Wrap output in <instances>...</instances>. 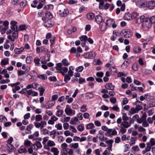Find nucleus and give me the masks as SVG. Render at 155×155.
I'll return each mask as SVG.
<instances>
[{"label":"nucleus","mask_w":155,"mask_h":155,"mask_svg":"<svg viewBox=\"0 0 155 155\" xmlns=\"http://www.w3.org/2000/svg\"><path fill=\"white\" fill-rule=\"evenodd\" d=\"M59 15L61 17L66 16L69 13L68 9L64 5H59L58 6Z\"/></svg>","instance_id":"f257e3e1"},{"label":"nucleus","mask_w":155,"mask_h":155,"mask_svg":"<svg viewBox=\"0 0 155 155\" xmlns=\"http://www.w3.org/2000/svg\"><path fill=\"white\" fill-rule=\"evenodd\" d=\"M142 25L143 29L147 30L151 27L152 25L151 23H150L149 21V19L146 18L144 19V21L142 23Z\"/></svg>","instance_id":"f03ea898"},{"label":"nucleus","mask_w":155,"mask_h":155,"mask_svg":"<svg viewBox=\"0 0 155 155\" xmlns=\"http://www.w3.org/2000/svg\"><path fill=\"white\" fill-rule=\"evenodd\" d=\"M121 33L122 34V35L125 38H129L132 36V33L130 30L127 29L123 30Z\"/></svg>","instance_id":"7ed1b4c3"},{"label":"nucleus","mask_w":155,"mask_h":155,"mask_svg":"<svg viewBox=\"0 0 155 155\" xmlns=\"http://www.w3.org/2000/svg\"><path fill=\"white\" fill-rule=\"evenodd\" d=\"M64 111L66 114L68 116H73L75 114V111L69 107V105H68L66 106Z\"/></svg>","instance_id":"20e7f679"},{"label":"nucleus","mask_w":155,"mask_h":155,"mask_svg":"<svg viewBox=\"0 0 155 155\" xmlns=\"http://www.w3.org/2000/svg\"><path fill=\"white\" fill-rule=\"evenodd\" d=\"M62 65L61 63L57 64L56 68V69L59 71H62L64 73H67L68 72V68L65 67H62Z\"/></svg>","instance_id":"39448f33"},{"label":"nucleus","mask_w":155,"mask_h":155,"mask_svg":"<svg viewBox=\"0 0 155 155\" xmlns=\"http://www.w3.org/2000/svg\"><path fill=\"white\" fill-rule=\"evenodd\" d=\"M83 56L85 58L91 59L94 58L95 56V53L93 52H87L84 53Z\"/></svg>","instance_id":"423d86ee"},{"label":"nucleus","mask_w":155,"mask_h":155,"mask_svg":"<svg viewBox=\"0 0 155 155\" xmlns=\"http://www.w3.org/2000/svg\"><path fill=\"white\" fill-rule=\"evenodd\" d=\"M106 25L108 26H110L111 25L113 28H116L117 26V25L114 24V21L111 19L107 20L106 22Z\"/></svg>","instance_id":"0eeeda50"},{"label":"nucleus","mask_w":155,"mask_h":155,"mask_svg":"<svg viewBox=\"0 0 155 155\" xmlns=\"http://www.w3.org/2000/svg\"><path fill=\"white\" fill-rule=\"evenodd\" d=\"M53 17V16L50 12H46L45 16L42 18V20L44 21H45L47 20H50Z\"/></svg>","instance_id":"6e6552de"},{"label":"nucleus","mask_w":155,"mask_h":155,"mask_svg":"<svg viewBox=\"0 0 155 155\" xmlns=\"http://www.w3.org/2000/svg\"><path fill=\"white\" fill-rule=\"evenodd\" d=\"M110 130L109 132H107L105 133L106 135H107L108 136H110L112 135H115L117 134V132L115 129H109Z\"/></svg>","instance_id":"1a4fd4ad"},{"label":"nucleus","mask_w":155,"mask_h":155,"mask_svg":"<svg viewBox=\"0 0 155 155\" xmlns=\"http://www.w3.org/2000/svg\"><path fill=\"white\" fill-rule=\"evenodd\" d=\"M114 141L112 139H110L109 140H106L105 142L107 144V149L110 150H112V144Z\"/></svg>","instance_id":"9d476101"},{"label":"nucleus","mask_w":155,"mask_h":155,"mask_svg":"<svg viewBox=\"0 0 155 155\" xmlns=\"http://www.w3.org/2000/svg\"><path fill=\"white\" fill-rule=\"evenodd\" d=\"M55 104V102L52 101H49L46 103L45 106V107L46 109H49L53 107Z\"/></svg>","instance_id":"9b49d317"},{"label":"nucleus","mask_w":155,"mask_h":155,"mask_svg":"<svg viewBox=\"0 0 155 155\" xmlns=\"http://www.w3.org/2000/svg\"><path fill=\"white\" fill-rule=\"evenodd\" d=\"M32 145L34 147L33 148V149L36 150H37L38 149L41 148L42 147L41 143L39 142H37Z\"/></svg>","instance_id":"f8f14e48"},{"label":"nucleus","mask_w":155,"mask_h":155,"mask_svg":"<svg viewBox=\"0 0 155 155\" xmlns=\"http://www.w3.org/2000/svg\"><path fill=\"white\" fill-rule=\"evenodd\" d=\"M11 28L13 31H18L17 29V22L15 21H12L11 22Z\"/></svg>","instance_id":"ddd939ff"},{"label":"nucleus","mask_w":155,"mask_h":155,"mask_svg":"<svg viewBox=\"0 0 155 155\" xmlns=\"http://www.w3.org/2000/svg\"><path fill=\"white\" fill-rule=\"evenodd\" d=\"M155 6V2L153 1L147 2V8L149 9H153Z\"/></svg>","instance_id":"4468645a"},{"label":"nucleus","mask_w":155,"mask_h":155,"mask_svg":"<svg viewBox=\"0 0 155 155\" xmlns=\"http://www.w3.org/2000/svg\"><path fill=\"white\" fill-rule=\"evenodd\" d=\"M54 23L52 22L51 20H47L44 23V25L46 27H50L52 26Z\"/></svg>","instance_id":"2eb2a0df"},{"label":"nucleus","mask_w":155,"mask_h":155,"mask_svg":"<svg viewBox=\"0 0 155 155\" xmlns=\"http://www.w3.org/2000/svg\"><path fill=\"white\" fill-rule=\"evenodd\" d=\"M78 122L79 123L78 119L77 117H75L71 120L70 123L72 125H75L78 124Z\"/></svg>","instance_id":"dca6fc26"},{"label":"nucleus","mask_w":155,"mask_h":155,"mask_svg":"<svg viewBox=\"0 0 155 155\" xmlns=\"http://www.w3.org/2000/svg\"><path fill=\"white\" fill-rule=\"evenodd\" d=\"M130 126V124L126 121H124L120 124V126L125 128H128Z\"/></svg>","instance_id":"f3484780"},{"label":"nucleus","mask_w":155,"mask_h":155,"mask_svg":"<svg viewBox=\"0 0 155 155\" xmlns=\"http://www.w3.org/2000/svg\"><path fill=\"white\" fill-rule=\"evenodd\" d=\"M70 117L69 116L66 117V115H64L61 118V121L63 123L69 121L70 120Z\"/></svg>","instance_id":"a211bd4d"},{"label":"nucleus","mask_w":155,"mask_h":155,"mask_svg":"<svg viewBox=\"0 0 155 155\" xmlns=\"http://www.w3.org/2000/svg\"><path fill=\"white\" fill-rule=\"evenodd\" d=\"M7 150L9 152H13L16 150V149L12 144H7Z\"/></svg>","instance_id":"6ab92c4d"},{"label":"nucleus","mask_w":155,"mask_h":155,"mask_svg":"<svg viewBox=\"0 0 155 155\" xmlns=\"http://www.w3.org/2000/svg\"><path fill=\"white\" fill-rule=\"evenodd\" d=\"M104 87L107 89L109 90H113L114 88V86L110 83L106 84L105 85Z\"/></svg>","instance_id":"aec40b11"},{"label":"nucleus","mask_w":155,"mask_h":155,"mask_svg":"<svg viewBox=\"0 0 155 155\" xmlns=\"http://www.w3.org/2000/svg\"><path fill=\"white\" fill-rule=\"evenodd\" d=\"M137 140V137H131L130 138V141L129 142L130 145L131 146L135 143V142Z\"/></svg>","instance_id":"412c9836"},{"label":"nucleus","mask_w":155,"mask_h":155,"mask_svg":"<svg viewBox=\"0 0 155 155\" xmlns=\"http://www.w3.org/2000/svg\"><path fill=\"white\" fill-rule=\"evenodd\" d=\"M18 152L19 153H26L27 152L26 149L25 148L24 146H21L18 150Z\"/></svg>","instance_id":"4be33fe9"},{"label":"nucleus","mask_w":155,"mask_h":155,"mask_svg":"<svg viewBox=\"0 0 155 155\" xmlns=\"http://www.w3.org/2000/svg\"><path fill=\"white\" fill-rule=\"evenodd\" d=\"M51 152L53 153L54 155H58L59 151L57 148L54 147L51 149Z\"/></svg>","instance_id":"5701e85b"},{"label":"nucleus","mask_w":155,"mask_h":155,"mask_svg":"<svg viewBox=\"0 0 155 155\" xmlns=\"http://www.w3.org/2000/svg\"><path fill=\"white\" fill-rule=\"evenodd\" d=\"M146 18H145L144 16L142 15L139 18H137L136 19L137 22L139 24H140V23H142L144 21V19H145Z\"/></svg>","instance_id":"b1692460"},{"label":"nucleus","mask_w":155,"mask_h":155,"mask_svg":"<svg viewBox=\"0 0 155 155\" xmlns=\"http://www.w3.org/2000/svg\"><path fill=\"white\" fill-rule=\"evenodd\" d=\"M95 20L97 23H100L102 21L103 18L101 16L99 15L96 16Z\"/></svg>","instance_id":"393cba45"},{"label":"nucleus","mask_w":155,"mask_h":155,"mask_svg":"<svg viewBox=\"0 0 155 155\" xmlns=\"http://www.w3.org/2000/svg\"><path fill=\"white\" fill-rule=\"evenodd\" d=\"M124 19L126 20H130L132 18V15L129 13H126L124 16Z\"/></svg>","instance_id":"a878e982"},{"label":"nucleus","mask_w":155,"mask_h":155,"mask_svg":"<svg viewBox=\"0 0 155 155\" xmlns=\"http://www.w3.org/2000/svg\"><path fill=\"white\" fill-rule=\"evenodd\" d=\"M24 48H16L15 50V53L16 54H20L23 51Z\"/></svg>","instance_id":"bb28decb"},{"label":"nucleus","mask_w":155,"mask_h":155,"mask_svg":"<svg viewBox=\"0 0 155 155\" xmlns=\"http://www.w3.org/2000/svg\"><path fill=\"white\" fill-rule=\"evenodd\" d=\"M76 31V28L75 27H72L68 30L67 32L70 34L72 32H75Z\"/></svg>","instance_id":"cd10ccee"},{"label":"nucleus","mask_w":155,"mask_h":155,"mask_svg":"<svg viewBox=\"0 0 155 155\" xmlns=\"http://www.w3.org/2000/svg\"><path fill=\"white\" fill-rule=\"evenodd\" d=\"M45 48L42 47H38L36 48V51L38 53H40L44 52L45 51Z\"/></svg>","instance_id":"c85d7f7f"},{"label":"nucleus","mask_w":155,"mask_h":155,"mask_svg":"<svg viewBox=\"0 0 155 155\" xmlns=\"http://www.w3.org/2000/svg\"><path fill=\"white\" fill-rule=\"evenodd\" d=\"M62 64L64 66H68L70 64V63L68 62V60L65 58L62 60Z\"/></svg>","instance_id":"c756f323"},{"label":"nucleus","mask_w":155,"mask_h":155,"mask_svg":"<svg viewBox=\"0 0 155 155\" xmlns=\"http://www.w3.org/2000/svg\"><path fill=\"white\" fill-rule=\"evenodd\" d=\"M69 147L71 148L77 149L79 147V144L78 143H72L69 145Z\"/></svg>","instance_id":"7c9ffc66"},{"label":"nucleus","mask_w":155,"mask_h":155,"mask_svg":"<svg viewBox=\"0 0 155 155\" xmlns=\"http://www.w3.org/2000/svg\"><path fill=\"white\" fill-rule=\"evenodd\" d=\"M87 16L88 19L91 20L94 18V16L93 13H90L87 14Z\"/></svg>","instance_id":"2f4dec72"},{"label":"nucleus","mask_w":155,"mask_h":155,"mask_svg":"<svg viewBox=\"0 0 155 155\" xmlns=\"http://www.w3.org/2000/svg\"><path fill=\"white\" fill-rule=\"evenodd\" d=\"M38 90L40 92V95L41 96H42L43 94V93L45 91V89L44 88V87H39L38 88Z\"/></svg>","instance_id":"473e14b6"},{"label":"nucleus","mask_w":155,"mask_h":155,"mask_svg":"<svg viewBox=\"0 0 155 155\" xmlns=\"http://www.w3.org/2000/svg\"><path fill=\"white\" fill-rule=\"evenodd\" d=\"M47 145L50 147L55 146V143L53 141L51 140H49L47 143Z\"/></svg>","instance_id":"72a5a7b5"},{"label":"nucleus","mask_w":155,"mask_h":155,"mask_svg":"<svg viewBox=\"0 0 155 155\" xmlns=\"http://www.w3.org/2000/svg\"><path fill=\"white\" fill-rule=\"evenodd\" d=\"M146 145L147 146L145 149L146 150L147 152H149L150 151L151 147L152 146L150 145V143L149 142L147 143Z\"/></svg>","instance_id":"f704fd0d"},{"label":"nucleus","mask_w":155,"mask_h":155,"mask_svg":"<svg viewBox=\"0 0 155 155\" xmlns=\"http://www.w3.org/2000/svg\"><path fill=\"white\" fill-rule=\"evenodd\" d=\"M31 142L28 140H26L25 141L24 145L25 147H29L31 144Z\"/></svg>","instance_id":"c9c22d12"},{"label":"nucleus","mask_w":155,"mask_h":155,"mask_svg":"<svg viewBox=\"0 0 155 155\" xmlns=\"http://www.w3.org/2000/svg\"><path fill=\"white\" fill-rule=\"evenodd\" d=\"M94 124L92 123H90L87 125L86 128L87 129H90L94 128Z\"/></svg>","instance_id":"e433bc0d"},{"label":"nucleus","mask_w":155,"mask_h":155,"mask_svg":"<svg viewBox=\"0 0 155 155\" xmlns=\"http://www.w3.org/2000/svg\"><path fill=\"white\" fill-rule=\"evenodd\" d=\"M139 7L141 8H147V2L141 3L139 5Z\"/></svg>","instance_id":"4c0bfd02"},{"label":"nucleus","mask_w":155,"mask_h":155,"mask_svg":"<svg viewBox=\"0 0 155 155\" xmlns=\"http://www.w3.org/2000/svg\"><path fill=\"white\" fill-rule=\"evenodd\" d=\"M99 138L101 141H104V140H106L107 138L105 137L104 134L102 133H100Z\"/></svg>","instance_id":"58836bf2"},{"label":"nucleus","mask_w":155,"mask_h":155,"mask_svg":"<svg viewBox=\"0 0 155 155\" xmlns=\"http://www.w3.org/2000/svg\"><path fill=\"white\" fill-rule=\"evenodd\" d=\"M70 77L68 74H65V77H64V81L66 83H67L68 81L70 80L71 78Z\"/></svg>","instance_id":"ea45409f"},{"label":"nucleus","mask_w":155,"mask_h":155,"mask_svg":"<svg viewBox=\"0 0 155 155\" xmlns=\"http://www.w3.org/2000/svg\"><path fill=\"white\" fill-rule=\"evenodd\" d=\"M39 123L40 125L41 129L43 128L47 124L46 122L44 120H42Z\"/></svg>","instance_id":"a19ab883"},{"label":"nucleus","mask_w":155,"mask_h":155,"mask_svg":"<svg viewBox=\"0 0 155 155\" xmlns=\"http://www.w3.org/2000/svg\"><path fill=\"white\" fill-rule=\"evenodd\" d=\"M138 113L135 108L134 107H131L130 110V114H133L135 113Z\"/></svg>","instance_id":"79ce46f5"},{"label":"nucleus","mask_w":155,"mask_h":155,"mask_svg":"<svg viewBox=\"0 0 155 155\" xmlns=\"http://www.w3.org/2000/svg\"><path fill=\"white\" fill-rule=\"evenodd\" d=\"M135 53H138L140 52L141 49L139 47H134L133 49Z\"/></svg>","instance_id":"37998d69"},{"label":"nucleus","mask_w":155,"mask_h":155,"mask_svg":"<svg viewBox=\"0 0 155 155\" xmlns=\"http://www.w3.org/2000/svg\"><path fill=\"white\" fill-rule=\"evenodd\" d=\"M64 113V111L62 110H58L56 112V115L58 117H60Z\"/></svg>","instance_id":"c03bdc74"},{"label":"nucleus","mask_w":155,"mask_h":155,"mask_svg":"<svg viewBox=\"0 0 155 155\" xmlns=\"http://www.w3.org/2000/svg\"><path fill=\"white\" fill-rule=\"evenodd\" d=\"M77 129L80 132L83 131L84 129V127L83 125L80 124L78 125L77 127Z\"/></svg>","instance_id":"a18cd8bd"},{"label":"nucleus","mask_w":155,"mask_h":155,"mask_svg":"<svg viewBox=\"0 0 155 155\" xmlns=\"http://www.w3.org/2000/svg\"><path fill=\"white\" fill-rule=\"evenodd\" d=\"M42 119V117L41 115L38 114L35 116V120L36 121H39L41 120Z\"/></svg>","instance_id":"49530a36"},{"label":"nucleus","mask_w":155,"mask_h":155,"mask_svg":"<svg viewBox=\"0 0 155 155\" xmlns=\"http://www.w3.org/2000/svg\"><path fill=\"white\" fill-rule=\"evenodd\" d=\"M112 151V150L107 149V148L104 152L102 153V154L103 155H109L111 153L110 151Z\"/></svg>","instance_id":"de8ad7c7"},{"label":"nucleus","mask_w":155,"mask_h":155,"mask_svg":"<svg viewBox=\"0 0 155 155\" xmlns=\"http://www.w3.org/2000/svg\"><path fill=\"white\" fill-rule=\"evenodd\" d=\"M8 64V59H3L1 61V64L2 65H5Z\"/></svg>","instance_id":"09e8293b"},{"label":"nucleus","mask_w":155,"mask_h":155,"mask_svg":"<svg viewBox=\"0 0 155 155\" xmlns=\"http://www.w3.org/2000/svg\"><path fill=\"white\" fill-rule=\"evenodd\" d=\"M101 129L104 131H106V133L109 132L110 130H109V129L107 127L105 126H103L101 127Z\"/></svg>","instance_id":"8fccbe9b"},{"label":"nucleus","mask_w":155,"mask_h":155,"mask_svg":"<svg viewBox=\"0 0 155 155\" xmlns=\"http://www.w3.org/2000/svg\"><path fill=\"white\" fill-rule=\"evenodd\" d=\"M149 21L150 23L152 24H155V17L154 16H152L151 17L150 19H149Z\"/></svg>","instance_id":"3c124183"},{"label":"nucleus","mask_w":155,"mask_h":155,"mask_svg":"<svg viewBox=\"0 0 155 155\" xmlns=\"http://www.w3.org/2000/svg\"><path fill=\"white\" fill-rule=\"evenodd\" d=\"M7 120L6 118L4 116L2 115H0V122H5Z\"/></svg>","instance_id":"603ef678"},{"label":"nucleus","mask_w":155,"mask_h":155,"mask_svg":"<svg viewBox=\"0 0 155 155\" xmlns=\"http://www.w3.org/2000/svg\"><path fill=\"white\" fill-rule=\"evenodd\" d=\"M38 77L42 80H45L47 79V77L46 75H40L38 76Z\"/></svg>","instance_id":"864d4df0"},{"label":"nucleus","mask_w":155,"mask_h":155,"mask_svg":"<svg viewBox=\"0 0 155 155\" xmlns=\"http://www.w3.org/2000/svg\"><path fill=\"white\" fill-rule=\"evenodd\" d=\"M55 127L58 130H61L62 129V125L60 123L56 124L55 125Z\"/></svg>","instance_id":"5fc2aeb1"},{"label":"nucleus","mask_w":155,"mask_h":155,"mask_svg":"<svg viewBox=\"0 0 155 155\" xmlns=\"http://www.w3.org/2000/svg\"><path fill=\"white\" fill-rule=\"evenodd\" d=\"M121 140L122 141H124L126 140H128V138L127 137L126 135L125 134H123L121 137Z\"/></svg>","instance_id":"6e6d98bb"},{"label":"nucleus","mask_w":155,"mask_h":155,"mask_svg":"<svg viewBox=\"0 0 155 155\" xmlns=\"http://www.w3.org/2000/svg\"><path fill=\"white\" fill-rule=\"evenodd\" d=\"M87 37L86 35H83L81 36L80 38V40L81 41H87Z\"/></svg>","instance_id":"4d7b16f0"},{"label":"nucleus","mask_w":155,"mask_h":155,"mask_svg":"<svg viewBox=\"0 0 155 155\" xmlns=\"http://www.w3.org/2000/svg\"><path fill=\"white\" fill-rule=\"evenodd\" d=\"M120 131L122 134H124L126 132V129L125 128L123 127H122L120 126Z\"/></svg>","instance_id":"13d9d810"},{"label":"nucleus","mask_w":155,"mask_h":155,"mask_svg":"<svg viewBox=\"0 0 155 155\" xmlns=\"http://www.w3.org/2000/svg\"><path fill=\"white\" fill-rule=\"evenodd\" d=\"M77 1L75 0H69L68 1V3L70 5H73L77 3Z\"/></svg>","instance_id":"bf43d9fd"},{"label":"nucleus","mask_w":155,"mask_h":155,"mask_svg":"<svg viewBox=\"0 0 155 155\" xmlns=\"http://www.w3.org/2000/svg\"><path fill=\"white\" fill-rule=\"evenodd\" d=\"M149 143L152 146H154L155 145V140L153 138H151Z\"/></svg>","instance_id":"052dcab7"},{"label":"nucleus","mask_w":155,"mask_h":155,"mask_svg":"<svg viewBox=\"0 0 155 155\" xmlns=\"http://www.w3.org/2000/svg\"><path fill=\"white\" fill-rule=\"evenodd\" d=\"M132 68L135 71H137L138 68L137 64L135 63L133 64Z\"/></svg>","instance_id":"680f3d73"},{"label":"nucleus","mask_w":155,"mask_h":155,"mask_svg":"<svg viewBox=\"0 0 155 155\" xmlns=\"http://www.w3.org/2000/svg\"><path fill=\"white\" fill-rule=\"evenodd\" d=\"M40 59L36 57L34 59V61L36 65H39V63Z\"/></svg>","instance_id":"e2e57ef3"},{"label":"nucleus","mask_w":155,"mask_h":155,"mask_svg":"<svg viewBox=\"0 0 155 155\" xmlns=\"http://www.w3.org/2000/svg\"><path fill=\"white\" fill-rule=\"evenodd\" d=\"M87 109L86 106L84 105H83L81 107V111L82 112H84L87 111Z\"/></svg>","instance_id":"0e129e2a"},{"label":"nucleus","mask_w":155,"mask_h":155,"mask_svg":"<svg viewBox=\"0 0 155 155\" xmlns=\"http://www.w3.org/2000/svg\"><path fill=\"white\" fill-rule=\"evenodd\" d=\"M13 141V138L12 137H10L7 141V144H11Z\"/></svg>","instance_id":"69168bd1"},{"label":"nucleus","mask_w":155,"mask_h":155,"mask_svg":"<svg viewBox=\"0 0 155 155\" xmlns=\"http://www.w3.org/2000/svg\"><path fill=\"white\" fill-rule=\"evenodd\" d=\"M142 126L144 127H147L149 126V123L146 120H144L142 123Z\"/></svg>","instance_id":"338daca9"},{"label":"nucleus","mask_w":155,"mask_h":155,"mask_svg":"<svg viewBox=\"0 0 155 155\" xmlns=\"http://www.w3.org/2000/svg\"><path fill=\"white\" fill-rule=\"evenodd\" d=\"M133 151L135 152H138L139 150V148L138 146H135L132 148Z\"/></svg>","instance_id":"774afa93"}]
</instances>
